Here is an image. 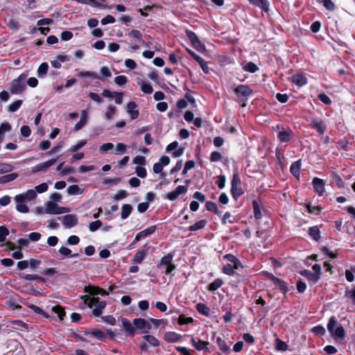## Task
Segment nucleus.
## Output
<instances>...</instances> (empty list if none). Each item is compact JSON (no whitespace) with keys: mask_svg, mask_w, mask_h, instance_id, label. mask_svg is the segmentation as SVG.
<instances>
[{"mask_svg":"<svg viewBox=\"0 0 355 355\" xmlns=\"http://www.w3.org/2000/svg\"><path fill=\"white\" fill-rule=\"evenodd\" d=\"M338 324V320L335 316H331L327 324V329L334 339H343L345 336V331L341 325Z\"/></svg>","mask_w":355,"mask_h":355,"instance_id":"f257e3e1","label":"nucleus"},{"mask_svg":"<svg viewBox=\"0 0 355 355\" xmlns=\"http://www.w3.org/2000/svg\"><path fill=\"white\" fill-rule=\"evenodd\" d=\"M82 298H84V302L88 306V307L92 308L94 306L92 313L95 316L101 315V310L103 309L106 306L105 301L100 300L98 297H90L87 295L83 297Z\"/></svg>","mask_w":355,"mask_h":355,"instance_id":"f03ea898","label":"nucleus"},{"mask_svg":"<svg viewBox=\"0 0 355 355\" xmlns=\"http://www.w3.org/2000/svg\"><path fill=\"white\" fill-rule=\"evenodd\" d=\"M236 94L238 101L242 103V107L246 106V102L248 97L252 95V90L248 85H239L234 89Z\"/></svg>","mask_w":355,"mask_h":355,"instance_id":"7ed1b4c3","label":"nucleus"},{"mask_svg":"<svg viewBox=\"0 0 355 355\" xmlns=\"http://www.w3.org/2000/svg\"><path fill=\"white\" fill-rule=\"evenodd\" d=\"M28 75L26 73H21L18 78L14 79L10 83V91L13 94H18L21 93L26 88V80Z\"/></svg>","mask_w":355,"mask_h":355,"instance_id":"20e7f679","label":"nucleus"},{"mask_svg":"<svg viewBox=\"0 0 355 355\" xmlns=\"http://www.w3.org/2000/svg\"><path fill=\"white\" fill-rule=\"evenodd\" d=\"M44 213L48 214H61L70 211V209L65 207H60L52 201H47L45 203Z\"/></svg>","mask_w":355,"mask_h":355,"instance_id":"39448f33","label":"nucleus"},{"mask_svg":"<svg viewBox=\"0 0 355 355\" xmlns=\"http://www.w3.org/2000/svg\"><path fill=\"white\" fill-rule=\"evenodd\" d=\"M243 191L241 187V180L236 173L233 175L231 181V193L234 199L241 196L243 194Z\"/></svg>","mask_w":355,"mask_h":355,"instance_id":"423d86ee","label":"nucleus"},{"mask_svg":"<svg viewBox=\"0 0 355 355\" xmlns=\"http://www.w3.org/2000/svg\"><path fill=\"white\" fill-rule=\"evenodd\" d=\"M37 197V193L35 189H29L25 193L17 195L15 197V200L17 203L23 202L25 200H32Z\"/></svg>","mask_w":355,"mask_h":355,"instance_id":"0eeeda50","label":"nucleus"},{"mask_svg":"<svg viewBox=\"0 0 355 355\" xmlns=\"http://www.w3.org/2000/svg\"><path fill=\"white\" fill-rule=\"evenodd\" d=\"M268 277L271 279L274 284L277 286L282 291L284 292V294H286L288 291V284L286 282H285L284 280L275 277L271 273H267Z\"/></svg>","mask_w":355,"mask_h":355,"instance_id":"6e6552de","label":"nucleus"},{"mask_svg":"<svg viewBox=\"0 0 355 355\" xmlns=\"http://www.w3.org/2000/svg\"><path fill=\"white\" fill-rule=\"evenodd\" d=\"M56 162V159H51L45 162L38 164L32 168V173H35L40 171H46L53 166Z\"/></svg>","mask_w":355,"mask_h":355,"instance_id":"1a4fd4ad","label":"nucleus"},{"mask_svg":"<svg viewBox=\"0 0 355 355\" xmlns=\"http://www.w3.org/2000/svg\"><path fill=\"white\" fill-rule=\"evenodd\" d=\"M187 51L189 53V55L192 56L196 60V61L198 62L202 71L205 73H209V69L207 62L202 58L198 55L195 52H193L191 49H187Z\"/></svg>","mask_w":355,"mask_h":355,"instance_id":"9d476101","label":"nucleus"},{"mask_svg":"<svg viewBox=\"0 0 355 355\" xmlns=\"http://www.w3.org/2000/svg\"><path fill=\"white\" fill-rule=\"evenodd\" d=\"M187 192V187L186 186H178L174 191L169 192L166 198L171 201H174L181 194H184Z\"/></svg>","mask_w":355,"mask_h":355,"instance_id":"9b49d317","label":"nucleus"},{"mask_svg":"<svg viewBox=\"0 0 355 355\" xmlns=\"http://www.w3.org/2000/svg\"><path fill=\"white\" fill-rule=\"evenodd\" d=\"M311 125L316 129L320 134H324L326 131L327 126L324 122L318 118H312L311 119Z\"/></svg>","mask_w":355,"mask_h":355,"instance_id":"f8f14e48","label":"nucleus"},{"mask_svg":"<svg viewBox=\"0 0 355 355\" xmlns=\"http://www.w3.org/2000/svg\"><path fill=\"white\" fill-rule=\"evenodd\" d=\"M62 223L67 228H71L78 224V218L75 214H68L62 217Z\"/></svg>","mask_w":355,"mask_h":355,"instance_id":"ddd939ff","label":"nucleus"},{"mask_svg":"<svg viewBox=\"0 0 355 355\" xmlns=\"http://www.w3.org/2000/svg\"><path fill=\"white\" fill-rule=\"evenodd\" d=\"M85 292L92 295H101L102 296H106L108 293L103 288H101L95 286H87L85 287Z\"/></svg>","mask_w":355,"mask_h":355,"instance_id":"4468645a","label":"nucleus"},{"mask_svg":"<svg viewBox=\"0 0 355 355\" xmlns=\"http://www.w3.org/2000/svg\"><path fill=\"white\" fill-rule=\"evenodd\" d=\"M155 230H156V226L153 225V226L148 227L146 230L139 232L136 235V236L134 239V243H137L139 241H140L141 239H144L145 237H146L150 234H153L155 232Z\"/></svg>","mask_w":355,"mask_h":355,"instance_id":"2eb2a0df","label":"nucleus"},{"mask_svg":"<svg viewBox=\"0 0 355 355\" xmlns=\"http://www.w3.org/2000/svg\"><path fill=\"white\" fill-rule=\"evenodd\" d=\"M312 184L315 192L322 196L324 192V182L322 179L314 178Z\"/></svg>","mask_w":355,"mask_h":355,"instance_id":"dca6fc26","label":"nucleus"},{"mask_svg":"<svg viewBox=\"0 0 355 355\" xmlns=\"http://www.w3.org/2000/svg\"><path fill=\"white\" fill-rule=\"evenodd\" d=\"M126 112L130 115L132 119H135L139 116V110H137V105L133 102H129L126 106Z\"/></svg>","mask_w":355,"mask_h":355,"instance_id":"f3484780","label":"nucleus"},{"mask_svg":"<svg viewBox=\"0 0 355 355\" xmlns=\"http://www.w3.org/2000/svg\"><path fill=\"white\" fill-rule=\"evenodd\" d=\"M300 274L304 277H305L309 282L311 284H314L318 282L319 276L318 275H315L310 270H304L300 272Z\"/></svg>","mask_w":355,"mask_h":355,"instance_id":"a211bd4d","label":"nucleus"},{"mask_svg":"<svg viewBox=\"0 0 355 355\" xmlns=\"http://www.w3.org/2000/svg\"><path fill=\"white\" fill-rule=\"evenodd\" d=\"M134 326L138 329H144L147 328L151 329V325L146 320L142 318H136L133 320Z\"/></svg>","mask_w":355,"mask_h":355,"instance_id":"6ab92c4d","label":"nucleus"},{"mask_svg":"<svg viewBox=\"0 0 355 355\" xmlns=\"http://www.w3.org/2000/svg\"><path fill=\"white\" fill-rule=\"evenodd\" d=\"M122 325L123 329L128 333L131 336H135V327L127 319H122Z\"/></svg>","mask_w":355,"mask_h":355,"instance_id":"aec40b11","label":"nucleus"},{"mask_svg":"<svg viewBox=\"0 0 355 355\" xmlns=\"http://www.w3.org/2000/svg\"><path fill=\"white\" fill-rule=\"evenodd\" d=\"M292 81L295 85L301 87L306 84V78L302 74H296L292 76Z\"/></svg>","mask_w":355,"mask_h":355,"instance_id":"412c9836","label":"nucleus"},{"mask_svg":"<svg viewBox=\"0 0 355 355\" xmlns=\"http://www.w3.org/2000/svg\"><path fill=\"white\" fill-rule=\"evenodd\" d=\"M252 4L261 8L265 12L269 9V5L267 0H248Z\"/></svg>","mask_w":355,"mask_h":355,"instance_id":"4be33fe9","label":"nucleus"},{"mask_svg":"<svg viewBox=\"0 0 355 355\" xmlns=\"http://www.w3.org/2000/svg\"><path fill=\"white\" fill-rule=\"evenodd\" d=\"M300 168L301 160L300 159L292 164L290 168V171L295 178H299Z\"/></svg>","mask_w":355,"mask_h":355,"instance_id":"5701e85b","label":"nucleus"},{"mask_svg":"<svg viewBox=\"0 0 355 355\" xmlns=\"http://www.w3.org/2000/svg\"><path fill=\"white\" fill-rule=\"evenodd\" d=\"M291 132L292 131L290 129L282 130L278 133V139L282 142H287L291 139Z\"/></svg>","mask_w":355,"mask_h":355,"instance_id":"b1692460","label":"nucleus"},{"mask_svg":"<svg viewBox=\"0 0 355 355\" xmlns=\"http://www.w3.org/2000/svg\"><path fill=\"white\" fill-rule=\"evenodd\" d=\"M132 211V207L129 204H125L121 207V218L124 220L126 219L131 214Z\"/></svg>","mask_w":355,"mask_h":355,"instance_id":"393cba45","label":"nucleus"},{"mask_svg":"<svg viewBox=\"0 0 355 355\" xmlns=\"http://www.w3.org/2000/svg\"><path fill=\"white\" fill-rule=\"evenodd\" d=\"M181 336L175 332H166L164 334V339L169 343H175L178 341Z\"/></svg>","mask_w":355,"mask_h":355,"instance_id":"a878e982","label":"nucleus"},{"mask_svg":"<svg viewBox=\"0 0 355 355\" xmlns=\"http://www.w3.org/2000/svg\"><path fill=\"white\" fill-rule=\"evenodd\" d=\"M87 117V112L85 110H83L81 112V116L80 121L74 126L76 130L81 129L85 125Z\"/></svg>","mask_w":355,"mask_h":355,"instance_id":"bb28decb","label":"nucleus"},{"mask_svg":"<svg viewBox=\"0 0 355 355\" xmlns=\"http://www.w3.org/2000/svg\"><path fill=\"white\" fill-rule=\"evenodd\" d=\"M196 310L203 315L208 316L210 313V309L202 303H198L196 305Z\"/></svg>","mask_w":355,"mask_h":355,"instance_id":"cd10ccee","label":"nucleus"},{"mask_svg":"<svg viewBox=\"0 0 355 355\" xmlns=\"http://www.w3.org/2000/svg\"><path fill=\"white\" fill-rule=\"evenodd\" d=\"M206 209L209 211H211V212H214L215 214L218 215V216H220L221 215V211H220L218 209V207H217V205L215 202H211V201H207L206 202Z\"/></svg>","mask_w":355,"mask_h":355,"instance_id":"c85d7f7f","label":"nucleus"},{"mask_svg":"<svg viewBox=\"0 0 355 355\" xmlns=\"http://www.w3.org/2000/svg\"><path fill=\"white\" fill-rule=\"evenodd\" d=\"M18 177L16 173H10L0 177V184H5L15 180Z\"/></svg>","mask_w":355,"mask_h":355,"instance_id":"c756f323","label":"nucleus"},{"mask_svg":"<svg viewBox=\"0 0 355 355\" xmlns=\"http://www.w3.org/2000/svg\"><path fill=\"white\" fill-rule=\"evenodd\" d=\"M207 224L206 220H200L198 222H196L195 224L191 225L189 228L190 231L194 232L197 231L198 230H201L205 227Z\"/></svg>","mask_w":355,"mask_h":355,"instance_id":"7c9ffc66","label":"nucleus"},{"mask_svg":"<svg viewBox=\"0 0 355 355\" xmlns=\"http://www.w3.org/2000/svg\"><path fill=\"white\" fill-rule=\"evenodd\" d=\"M191 342L193 345L196 347L198 350H202L206 348L208 343L202 341L201 340H196L194 338H191Z\"/></svg>","mask_w":355,"mask_h":355,"instance_id":"2f4dec72","label":"nucleus"},{"mask_svg":"<svg viewBox=\"0 0 355 355\" xmlns=\"http://www.w3.org/2000/svg\"><path fill=\"white\" fill-rule=\"evenodd\" d=\"M309 235L315 241H318L320 238V232L317 226L309 228Z\"/></svg>","mask_w":355,"mask_h":355,"instance_id":"473e14b6","label":"nucleus"},{"mask_svg":"<svg viewBox=\"0 0 355 355\" xmlns=\"http://www.w3.org/2000/svg\"><path fill=\"white\" fill-rule=\"evenodd\" d=\"M143 338L151 346L157 347L159 345V341L153 336L146 335Z\"/></svg>","mask_w":355,"mask_h":355,"instance_id":"72a5a7b5","label":"nucleus"},{"mask_svg":"<svg viewBox=\"0 0 355 355\" xmlns=\"http://www.w3.org/2000/svg\"><path fill=\"white\" fill-rule=\"evenodd\" d=\"M223 284L221 279H216L209 285L208 290L209 291H215Z\"/></svg>","mask_w":355,"mask_h":355,"instance_id":"f704fd0d","label":"nucleus"},{"mask_svg":"<svg viewBox=\"0 0 355 355\" xmlns=\"http://www.w3.org/2000/svg\"><path fill=\"white\" fill-rule=\"evenodd\" d=\"M49 65L46 62H42L37 69V75L39 77H42L47 73Z\"/></svg>","mask_w":355,"mask_h":355,"instance_id":"c9c22d12","label":"nucleus"},{"mask_svg":"<svg viewBox=\"0 0 355 355\" xmlns=\"http://www.w3.org/2000/svg\"><path fill=\"white\" fill-rule=\"evenodd\" d=\"M52 311L58 314V316L60 320H63L65 315V312L62 306L60 305L55 306L52 308Z\"/></svg>","mask_w":355,"mask_h":355,"instance_id":"e433bc0d","label":"nucleus"},{"mask_svg":"<svg viewBox=\"0 0 355 355\" xmlns=\"http://www.w3.org/2000/svg\"><path fill=\"white\" fill-rule=\"evenodd\" d=\"M67 191L69 195H78L81 193V191L79 186L76 184L69 186L67 188Z\"/></svg>","mask_w":355,"mask_h":355,"instance_id":"4c0bfd02","label":"nucleus"},{"mask_svg":"<svg viewBox=\"0 0 355 355\" xmlns=\"http://www.w3.org/2000/svg\"><path fill=\"white\" fill-rule=\"evenodd\" d=\"M252 206L254 209V216L257 219L261 218V212L258 202L256 200L252 201Z\"/></svg>","mask_w":355,"mask_h":355,"instance_id":"58836bf2","label":"nucleus"},{"mask_svg":"<svg viewBox=\"0 0 355 355\" xmlns=\"http://www.w3.org/2000/svg\"><path fill=\"white\" fill-rule=\"evenodd\" d=\"M243 69L250 73H254L259 70V68L254 62H250L243 67Z\"/></svg>","mask_w":355,"mask_h":355,"instance_id":"ea45409f","label":"nucleus"},{"mask_svg":"<svg viewBox=\"0 0 355 355\" xmlns=\"http://www.w3.org/2000/svg\"><path fill=\"white\" fill-rule=\"evenodd\" d=\"M22 101L21 100H17L10 105H8V111L10 112H16L21 105Z\"/></svg>","mask_w":355,"mask_h":355,"instance_id":"a19ab883","label":"nucleus"},{"mask_svg":"<svg viewBox=\"0 0 355 355\" xmlns=\"http://www.w3.org/2000/svg\"><path fill=\"white\" fill-rule=\"evenodd\" d=\"M145 256H146L145 250L139 251L135 254L134 258H133V261L140 263L144 259Z\"/></svg>","mask_w":355,"mask_h":355,"instance_id":"79ce46f5","label":"nucleus"},{"mask_svg":"<svg viewBox=\"0 0 355 355\" xmlns=\"http://www.w3.org/2000/svg\"><path fill=\"white\" fill-rule=\"evenodd\" d=\"M85 334L87 336L91 334L100 340H103L105 338L104 333L98 329H94L91 331L86 332Z\"/></svg>","mask_w":355,"mask_h":355,"instance_id":"37998d69","label":"nucleus"},{"mask_svg":"<svg viewBox=\"0 0 355 355\" xmlns=\"http://www.w3.org/2000/svg\"><path fill=\"white\" fill-rule=\"evenodd\" d=\"M216 342L218 347L223 352L226 353L229 351V347L226 345L225 340H223L221 338H217Z\"/></svg>","mask_w":355,"mask_h":355,"instance_id":"c03bdc74","label":"nucleus"},{"mask_svg":"<svg viewBox=\"0 0 355 355\" xmlns=\"http://www.w3.org/2000/svg\"><path fill=\"white\" fill-rule=\"evenodd\" d=\"M79 77H93L100 78V76L94 71H80L77 75Z\"/></svg>","mask_w":355,"mask_h":355,"instance_id":"a18cd8bd","label":"nucleus"},{"mask_svg":"<svg viewBox=\"0 0 355 355\" xmlns=\"http://www.w3.org/2000/svg\"><path fill=\"white\" fill-rule=\"evenodd\" d=\"M13 167L11 164L7 163H1L0 164V174L6 173L11 171Z\"/></svg>","mask_w":355,"mask_h":355,"instance_id":"49530a36","label":"nucleus"},{"mask_svg":"<svg viewBox=\"0 0 355 355\" xmlns=\"http://www.w3.org/2000/svg\"><path fill=\"white\" fill-rule=\"evenodd\" d=\"M24 279L28 281H38V282H44V279L37 275L35 274H28L24 276Z\"/></svg>","mask_w":355,"mask_h":355,"instance_id":"de8ad7c7","label":"nucleus"},{"mask_svg":"<svg viewBox=\"0 0 355 355\" xmlns=\"http://www.w3.org/2000/svg\"><path fill=\"white\" fill-rule=\"evenodd\" d=\"M8 234L9 231L8 228L3 225L0 226V242H3Z\"/></svg>","mask_w":355,"mask_h":355,"instance_id":"09e8293b","label":"nucleus"},{"mask_svg":"<svg viewBox=\"0 0 355 355\" xmlns=\"http://www.w3.org/2000/svg\"><path fill=\"white\" fill-rule=\"evenodd\" d=\"M59 252L64 256H71V257H77L78 255V253L71 254V250L69 248H66V247H61L59 249Z\"/></svg>","mask_w":355,"mask_h":355,"instance_id":"8fccbe9b","label":"nucleus"},{"mask_svg":"<svg viewBox=\"0 0 355 355\" xmlns=\"http://www.w3.org/2000/svg\"><path fill=\"white\" fill-rule=\"evenodd\" d=\"M128 193L125 190H119L114 195V199L115 200H120L125 198L128 196Z\"/></svg>","mask_w":355,"mask_h":355,"instance_id":"3c124183","label":"nucleus"},{"mask_svg":"<svg viewBox=\"0 0 355 355\" xmlns=\"http://www.w3.org/2000/svg\"><path fill=\"white\" fill-rule=\"evenodd\" d=\"M193 322V319L191 317H185L184 315H180L178 318L180 324H190Z\"/></svg>","mask_w":355,"mask_h":355,"instance_id":"603ef678","label":"nucleus"},{"mask_svg":"<svg viewBox=\"0 0 355 355\" xmlns=\"http://www.w3.org/2000/svg\"><path fill=\"white\" fill-rule=\"evenodd\" d=\"M114 81L119 86H123L127 83L128 79L125 76H118L114 78Z\"/></svg>","mask_w":355,"mask_h":355,"instance_id":"864d4df0","label":"nucleus"},{"mask_svg":"<svg viewBox=\"0 0 355 355\" xmlns=\"http://www.w3.org/2000/svg\"><path fill=\"white\" fill-rule=\"evenodd\" d=\"M140 85L141 91L145 94H150L153 91L152 86L148 83H142Z\"/></svg>","mask_w":355,"mask_h":355,"instance_id":"5fc2aeb1","label":"nucleus"},{"mask_svg":"<svg viewBox=\"0 0 355 355\" xmlns=\"http://www.w3.org/2000/svg\"><path fill=\"white\" fill-rule=\"evenodd\" d=\"M319 2L329 10H334L335 8V5L331 0H319Z\"/></svg>","mask_w":355,"mask_h":355,"instance_id":"6e6d98bb","label":"nucleus"},{"mask_svg":"<svg viewBox=\"0 0 355 355\" xmlns=\"http://www.w3.org/2000/svg\"><path fill=\"white\" fill-rule=\"evenodd\" d=\"M102 226V223L101 220H97L96 221L92 222L89 225V229L91 232H95L98 228H100Z\"/></svg>","mask_w":355,"mask_h":355,"instance_id":"4d7b16f0","label":"nucleus"},{"mask_svg":"<svg viewBox=\"0 0 355 355\" xmlns=\"http://www.w3.org/2000/svg\"><path fill=\"white\" fill-rule=\"evenodd\" d=\"M113 148L114 145L112 143H105L100 146L99 151L101 153H106L108 150L112 149Z\"/></svg>","mask_w":355,"mask_h":355,"instance_id":"13d9d810","label":"nucleus"},{"mask_svg":"<svg viewBox=\"0 0 355 355\" xmlns=\"http://www.w3.org/2000/svg\"><path fill=\"white\" fill-rule=\"evenodd\" d=\"M312 331L315 334L318 336H323L326 333V330L324 327L321 325H318L316 327H314L312 329Z\"/></svg>","mask_w":355,"mask_h":355,"instance_id":"bf43d9fd","label":"nucleus"},{"mask_svg":"<svg viewBox=\"0 0 355 355\" xmlns=\"http://www.w3.org/2000/svg\"><path fill=\"white\" fill-rule=\"evenodd\" d=\"M223 272L228 275H234V269L232 265L228 263L223 266Z\"/></svg>","mask_w":355,"mask_h":355,"instance_id":"052dcab7","label":"nucleus"},{"mask_svg":"<svg viewBox=\"0 0 355 355\" xmlns=\"http://www.w3.org/2000/svg\"><path fill=\"white\" fill-rule=\"evenodd\" d=\"M222 159V155L218 151H214L211 153L210 160L211 162H216Z\"/></svg>","mask_w":355,"mask_h":355,"instance_id":"680f3d73","label":"nucleus"},{"mask_svg":"<svg viewBox=\"0 0 355 355\" xmlns=\"http://www.w3.org/2000/svg\"><path fill=\"white\" fill-rule=\"evenodd\" d=\"M127 146L125 144L122 143H118L116 145V154L121 155L124 153L126 151Z\"/></svg>","mask_w":355,"mask_h":355,"instance_id":"e2e57ef3","label":"nucleus"},{"mask_svg":"<svg viewBox=\"0 0 355 355\" xmlns=\"http://www.w3.org/2000/svg\"><path fill=\"white\" fill-rule=\"evenodd\" d=\"M48 184L47 183H42L38 186L35 187V191L37 193H42L48 190Z\"/></svg>","mask_w":355,"mask_h":355,"instance_id":"0e129e2a","label":"nucleus"},{"mask_svg":"<svg viewBox=\"0 0 355 355\" xmlns=\"http://www.w3.org/2000/svg\"><path fill=\"white\" fill-rule=\"evenodd\" d=\"M173 260V255L171 254H167L166 256H164L161 259V265H169L172 263Z\"/></svg>","mask_w":355,"mask_h":355,"instance_id":"69168bd1","label":"nucleus"},{"mask_svg":"<svg viewBox=\"0 0 355 355\" xmlns=\"http://www.w3.org/2000/svg\"><path fill=\"white\" fill-rule=\"evenodd\" d=\"M186 33L192 44L199 40L196 34L191 31H187Z\"/></svg>","mask_w":355,"mask_h":355,"instance_id":"338daca9","label":"nucleus"},{"mask_svg":"<svg viewBox=\"0 0 355 355\" xmlns=\"http://www.w3.org/2000/svg\"><path fill=\"white\" fill-rule=\"evenodd\" d=\"M306 285L302 279H299L297 282V290L299 293H302L305 291Z\"/></svg>","mask_w":355,"mask_h":355,"instance_id":"774afa93","label":"nucleus"}]
</instances>
